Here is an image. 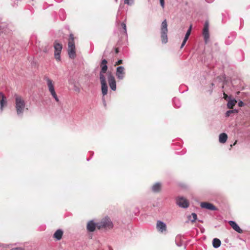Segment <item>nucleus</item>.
Segmentation results:
<instances>
[{"instance_id": "nucleus-11", "label": "nucleus", "mask_w": 250, "mask_h": 250, "mask_svg": "<svg viewBox=\"0 0 250 250\" xmlns=\"http://www.w3.org/2000/svg\"><path fill=\"white\" fill-rule=\"evenodd\" d=\"M176 204L183 208H187L189 206V203L187 200L182 197H179L176 199Z\"/></svg>"}, {"instance_id": "nucleus-29", "label": "nucleus", "mask_w": 250, "mask_h": 250, "mask_svg": "<svg viewBox=\"0 0 250 250\" xmlns=\"http://www.w3.org/2000/svg\"><path fill=\"white\" fill-rule=\"evenodd\" d=\"M73 89H74V91H76L77 92H80V91H81L80 87L79 86L77 85H74Z\"/></svg>"}, {"instance_id": "nucleus-17", "label": "nucleus", "mask_w": 250, "mask_h": 250, "mask_svg": "<svg viewBox=\"0 0 250 250\" xmlns=\"http://www.w3.org/2000/svg\"><path fill=\"white\" fill-rule=\"evenodd\" d=\"M0 98H1V99L0 100V112H1L3 110V107L4 105H6L7 102L6 101L5 97L1 92H0Z\"/></svg>"}, {"instance_id": "nucleus-3", "label": "nucleus", "mask_w": 250, "mask_h": 250, "mask_svg": "<svg viewBox=\"0 0 250 250\" xmlns=\"http://www.w3.org/2000/svg\"><path fill=\"white\" fill-rule=\"evenodd\" d=\"M113 227V224L110 219L106 217L101 220V221L97 223V229H111Z\"/></svg>"}, {"instance_id": "nucleus-9", "label": "nucleus", "mask_w": 250, "mask_h": 250, "mask_svg": "<svg viewBox=\"0 0 250 250\" xmlns=\"http://www.w3.org/2000/svg\"><path fill=\"white\" fill-rule=\"evenodd\" d=\"M203 35L204 36V41L207 43L209 38V24L208 21L205 22L204 26Z\"/></svg>"}, {"instance_id": "nucleus-14", "label": "nucleus", "mask_w": 250, "mask_h": 250, "mask_svg": "<svg viewBox=\"0 0 250 250\" xmlns=\"http://www.w3.org/2000/svg\"><path fill=\"white\" fill-rule=\"evenodd\" d=\"M97 228V223H95L93 220L89 221L86 226V229L88 231L93 232Z\"/></svg>"}, {"instance_id": "nucleus-44", "label": "nucleus", "mask_w": 250, "mask_h": 250, "mask_svg": "<svg viewBox=\"0 0 250 250\" xmlns=\"http://www.w3.org/2000/svg\"><path fill=\"white\" fill-rule=\"evenodd\" d=\"M87 161H89V159H87Z\"/></svg>"}, {"instance_id": "nucleus-23", "label": "nucleus", "mask_w": 250, "mask_h": 250, "mask_svg": "<svg viewBox=\"0 0 250 250\" xmlns=\"http://www.w3.org/2000/svg\"><path fill=\"white\" fill-rule=\"evenodd\" d=\"M173 104L175 106V107H176L177 108H179L181 106V104L180 101L179 100V99L176 98H174L173 99Z\"/></svg>"}, {"instance_id": "nucleus-28", "label": "nucleus", "mask_w": 250, "mask_h": 250, "mask_svg": "<svg viewBox=\"0 0 250 250\" xmlns=\"http://www.w3.org/2000/svg\"><path fill=\"white\" fill-rule=\"evenodd\" d=\"M191 215H192V216L193 217V219L192 220H191V222H194L197 219V214L195 213H192L191 214Z\"/></svg>"}, {"instance_id": "nucleus-8", "label": "nucleus", "mask_w": 250, "mask_h": 250, "mask_svg": "<svg viewBox=\"0 0 250 250\" xmlns=\"http://www.w3.org/2000/svg\"><path fill=\"white\" fill-rule=\"evenodd\" d=\"M107 80L110 88L113 91H115L116 90V82L114 76L111 73L107 75Z\"/></svg>"}, {"instance_id": "nucleus-15", "label": "nucleus", "mask_w": 250, "mask_h": 250, "mask_svg": "<svg viewBox=\"0 0 250 250\" xmlns=\"http://www.w3.org/2000/svg\"><path fill=\"white\" fill-rule=\"evenodd\" d=\"M229 225L235 230L236 232L242 233H243V230L239 227L238 224L234 221H229Z\"/></svg>"}, {"instance_id": "nucleus-16", "label": "nucleus", "mask_w": 250, "mask_h": 250, "mask_svg": "<svg viewBox=\"0 0 250 250\" xmlns=\"http://www.w3.org/2000/svg\"><path fill=\"white\" fill-rule=\"evenodd\" d=\"M157 229L159 231L163 232L166 230V224L161 221H158L157 222Z\"/></svg>"}, {"instance_id": "nucleus-7", "label": "nucleus", "mask_w": 250, "mask_h": 250, "mask_svg": "<svg viewBox=\"0 0 250 250\" xmlns=\"http://www.w3.org/2000/svg\"><path fill=\"white\" fill-rule=\"evenodd\" d=\"M54 47L55 49L54 51V57L56 60L60 61L61 60V56L60 54L62 48V45L61 44L57 43L55 42Z\"/></svg>"}, {"instance_id": "nucleus-10", "label": "nucleus", "mask_w": 250, "mask_h": 250, "mask_svg": "<svg viewBox=\"0 0 250 250\" xmlns=\"http://www.w3.org/2000/svg\"><path fill=\"white\" fill-rule=\"evenodd\" d=\"M125 69L124 66H120L117 67L116 76L119 80L124 79L125 76Z\"/></svg>"}, {"instance_id": "nucleus-26", "label": "nucleus", "mask_w": 250, "mask_h": 250, "mask_svg": "<svg viewBox=\"0 0 250 250\" xmlns=\"http://www.w3.org/2000/svg\"><path fill=\"white\" fill-rule=\"evenodd\" d=\"M121 26L122 27V28H123L124 30V33L125 35H127V31H126V24L124 22H123L122 23H121Z\"/></svg>"}, {"instance_id": "nucleus-21", "label": "nucleus", "mask_w": 250, "mask_h": 250, "mask_svg": "<svg viewBox=\"0 0 250 250\" xmlns=\"http://www.w3.org/2000/svg\"><path fill=\"white\" fill-rule=\"evenodd\" d=\"M237 103V101L235 99H231L230 97H229V101L227 104V106L229 108H232Z\"/></svg>"}, {"instance_id": "nucleus-27", "label": "nucleus", "mask_w": 250, "mask_h": 250, "mask_svg": "<svg viewBox=\"0 0 250 250\" xmlns=\"http://www.w3.org/2000/svg\"><path fill=\"white\" fill-rule=\"evenodd\" d=\"M133 0H124V2L129 5H131L133 3Z\"/></svg>"}, {"instance_id": "nucleus-1", "label": "nucleus", "mask_w": 250, "mask_h": 250, "mask_svg": "<svg viewBox=\"0 0 250 250\" xmlns=\"http://www.w3.org/2000/svg\"><path fill=\"white\" fill-rule=\"evenodd\" d=\"M15 100V107L17 115L18 117L21 118L25 109L26 103L23 98L17 94L14 95Z\"/></svg>"}, {"instance_id": "nucleus-6", "label": "nucleus", "mask_w": 250, "mask_h": 250, "mask_svg": "<svg viewBox=\"0 0 250 250\" xmlns=\"http://www.w3.org/2000/svg\"><path fill=\"white\" fill-rule=\"evenodd\" d=\"M107 61L105 59H102L100 63L101 70L99 74V78H105L104 74L106 72L108 66H107Z\"/></svg>"}, {"instance_id": "nucleus-38", "label": "nucleus", "mask_w": 250, "mask_h": 250, "mask_svg": "<svg viewBox=\"0 0 250 250\" xmlns=\"http://www.w3.org/2000/svg\"><path fill=\"white\" fill-rule=\"evenodd\" d=\"M232 113H238V110L237 109H232Z\"/></svg>"}, {"instance_id": "nucleus-22", "label": "nucleus", "mask_w": 250, "mask_h": 250, "mask_svg": "<svg viewBox=\"0 0 250 250\" xmlns=\"http://www.w3.org/2000/svg\"><path fill=\"white\" fill-rule=\"evenodd\" d=\"M221 241L218 238H214L212 241L213 247L214 248H218L221 245Z\"/></svg>"}, {"instance_id": "nucleus-20", "label": "nucleus", "mask_w": 250, "mask_h": 250, "mask_svg": "<svg viewBox=\"0 0 250 250\" xmlns=\"http://www.w3.org/2000/svg\"><path fill=\"white\" fill-rule=\"evenodd\" d=\"M161 188V184L160 183H156L151 188V189L154 192H159Z\"/></svg>"}, {"instance_id": "nucleus-25", "label": "nucleus", "mask_w": 250, "mask_h": 250, "mask_svg": "<svg viewBox=\"0 0 250 250\" xmlns=\"http://www.w3.org/2000/svg\"><path fill=\"white\" fill-rule=\"evenodd\" d=\"M191 28H192V25H190L189 28L188 29V31H187V33H186L184 38H185L186 39V38L188 39V37L191 33Z\"/></svg>"}, {"instance_id": "nucleus-42", "label": "nucleus", "mask_w": 250, "mask_h": 250, "mask_svg": "<svg viewBox=\"0 0 250 250\" xmlns=\"http://www.w3.org/2000/svg\"><path fill=\"white\" fill-rule=\"evenodd\" d=\"M177 245L179 247H180V246H181V245H181V244H177Z\"/></svg>"}, {"instance_id": "nucleus-19", "label": "nucleus", "mask_w": 250, "mask_h": 250, "mask_svg": "<svg viewBox=\"0 0 250 250\" xmlns=\"http://www.w3.org/2000/svg\"><path fill=\"white\" fill-rule=\"evenodd\" d=\"M228 139V135L225 133H222L219 135V141L220 143L224 144L226 142Z\"/></svg>"}, {"instance_id": "nucleus-24", "label": "nucleus", "mask_w": 250, "mask_h": 250, "mask_svg": "<svg viewBox=\"0 0 250 250\" xmlns=\"http://www.w3.org/2000/svg\"><path fill=\"white\" fill-rule=\"evenodd\" d=\"M234 37L233 36H229L228 38L226 40L225 42L227 45L230 44L234 40Z\"/></svg>"}, {"instance_id": "nucleus-35", "label": "nucleus", "mask_w": 250, "mask_h": 250, "mask_svg": "<svg viewBox=\"0 0 250 250\" xmlns=\"http://www.w3.org/2000/svg\"><path fill=\"white\" fill-rule=\"evenodd\" d=\"M123 63V60H118L115 63V65H119Z\"/></svg>"}, {"instance_id": "nucleus-39", "label": "nucleus", "mask_w": 250, "mask_h": 250, "mask_svg": "<svg viewBox=\"0 0 250 250\" xmlns=\"http://www.w3.org/2000/svg\"><path fill=\"white\" fill-rule=\"evenodd\" d=\"M214 0H206V1L208 3H211Z\"/></svg>"}, {"instance_id": "nucleus-40", "label": "nucleus", "mask_w": 250, "mask_h": 250, "mask_svg": "<svg viewBox=\"0 0 250 250\" xmlns=\"http://www.w3.org/2000/svg\"><path fill=\"white\" fill-rule=\"evenodd\" d=\"M115 50V53L118 54L119 51V49L118 48H116Z\"/></svg>"}, {"instance_id": "nucleus-41", "label": "nucleus", "mask_w": 250, "mask_h": 250, "mask_svg": "<svg viewBox=\"0 0 250 250\" xmlns=\"http://www.w3.org/2000/svg\"><path fill=\"white\" fill-rule=\"evenodd\" d=\"M179 238H180V236H177L176 238V241H177Z\"/></svg>"}, {"instance_id": "nucleus-33", "label": "nucleus", "mask_w": 250, "mask_h": 250, "mask_svg": "<svg viewBox=\"0 0 250 250\" xmlns=\"http://www.w3.org/2000/svg\"><path fill=\"white\" fill-rule=\"evenodd\" d=\"M238 106H240V107H242L244 105V103L243 101H240L238 102Z\"/></svg>"}, {"instance_id": "nucleus-18", "label": "nucleus", "mask_w": 250, "mask_h": 250, "mask_svg": "<svg viewBox=\"0 0 250 250\" xmlns=\"http://www.w3.org/2000/svg\"><path fill=\"white\" fill-rule=\"evenodd\" d=\"M62 237V230L61 229H58L54 234L53 237L57 240H60Z\"/></svg>"}, {"instance_id": "nucleus-43", "label": "nucleus", "mask_w": 250, "mask_h": 250, "mask_svg": "<svg viewBox=\"0 0 250 250\" xmlns=\"http://www.w3.org/2000/svg\"><path fill=\"white\" fill-rule=\"evenodd\" d=\"M236 142H237V141H236L235 142V143L233 144V146L235 145V144L236 143Z\"/></svg>"}, {"instance_id": "nucleus-37", "label": "nucleus", "mask_w": 250, "mask_h": 250, "mask_svg": "<svg viewBox=\"0 0 250 250\" xmlns=\"http://www.w3.org/2000/svg\"><path fill=\"white\" fill-rule=\"evenodd\" d=\"M229 97L227 94L224 93V98L226 100H227L229 99Z\"/></svg>"}, {"instance_id": "nucleus-4", "label": "nucleus", "mask_w": 250, "mask_h": 250, "mask_svg": "<svg viewBox=\"0 0 250 250\" xmlns=\"http://www.w3.org/2000/svg\"><path fill=\"white\" fill-rule=\"evenodd\" d=\"M167 20H164L161 26V37L163 43H166L167 42Z\"/></svg>"}, {"instance_id": "nucleus-13", "label": "nucleus", "mask_w": 250, "mask_h": 250, "mask_svg": "<svg viewBox=\"0 0 250 250\" xmlns=\"http://www.w3.org/2000/svg\"><path fill=\"white\" fill-rule=\"evenodd\" d=\"M200 206L202 208H206L209 210H217V208L212 204L208 202H201Z\"/></svg>"}, {"instance_id": "nucleus-34", "label": "nucleus", "mask_w": 250, "mask_h": 250, "mask_svg": "<svg viewBox=\"0 0 250 250\" xmlns=\"http://www.w3.org/2000/svg\"><path fill=\"white\" fill-rule=\"evenodd\" d=\"M160 4H161V6L163 8H164V7H165V0H160Z\"/></svg>"}, {"instance_id": "nucleus-2", "label": "nucleus", "mask_w": 250, "mask_h": 250, "mask_svg": "<svg viewBox=\"0 0 250 250\" xmlns=\"http://www.w3.org/2000/svg\"><path fill=\"white\" fill-rule=\"evenodd\" d=\"M68 54L70 59H74L76 56L74 37L72 33L69 35L68 43Z\"/></svg>"}, {"instance_id": "nucleus-30", "label": "nucleus", "mask_w": 250, "mask_h": 250, "mask_svg": "<svg viewBox=\"0 0 250 250\" xmlns=\"http://www.w3.org/2000/svg\"><path fill=\"white\" fill-rule=\"evenodd\" d=\"M188 40V39H187V38L186 39L185 38H184V40L183 41V42H182V43L181 44V45L180 46V48L181 49H182L184 46V45L186 43L187 41Z\"/></svg>"}, {"instance_id": "nucleus-5", "label": "nucleus", "mask_w": 250, "mask_h": 250, "mask_svg": "<svg viewBox=\"0 0 250 250\" xmlns=\"http://www.w3.org/2000/svg\"><path fill=\"white\" fill-rule=\"evenodd\" d=\"M44 80L46 82L48 90L50 92V94L57 102H59V100L55 91L54 85L52 81L47 76H45L44 77Z\"/></svg>"}, {"instance_id": "nucleus-31", "label": "nucleus", "mask_w": 250, "mask_h": 250, "mask_svg": "<svg viewBox=\"0 0 250 250\" xmlns=\"http://www.w3.org/2000/svg\"><path fill=\"white\" fill-rule=\"evenodd\" d=\"M231 114H232V111L229 110L226 112L225 116L226 117H228L230 116Z\"/></svg>"}, {"instance_id": "nucleus-45", "label": "nucleus", "mask_w": 250, "mask_h": 250, "mask_svg": "<svg viewBox=\"0 0 250 250\" xmlns=\"http://www.w3.org/2000/svg\"><path fill=\"white\" fill-rule=\"evenodd\" d=\"M115 0V1H116V2L117 1V0Z\"/></svg>"}, {"instance_id": "nucleus-12", "label": "nucleus", "mask_w": 250, "mask_h": 250, "mask_svg": "<svg viewBox=\"0 0 250 250\" xmlns=\"http://www.w3.org/2000/svg\"><path fill=\"white\" fill-rule=\"evenodd\" d=\"M101 84V89H102V93L103 96L106 95L107 93L108 86L106 83L105 78H99Z\"/></svg>"}, {"instance_id": "nucleus-36", "label": "nucleus", "mask_w": 250, "mask_h": 250, "mask_svg": "<svg viewBox=\"0 0 250 250\" xmlns=\"http://www.w3.org/2000/svg\"><path fill=\"white\" fill-rule=\"evenodd\" d=\"M11 250H24L21 248L16 247V248H14L12 249Z\"/></svg>"}, {"instance_id": "nucleus-32", "label": "nucleus", "mask_w": 250, "mask_h": 250, "mask_svg": "<svg viewBox=\"0 0 250 250\" xmlns=\"http://www.w3.org/2000/svg\"><path fill=\"white\" fill-rule=\"evenodd\" d=\"M123 7H124V6H123V5H122L121 4L120 5V6H119V9H118V12H117V16H118V15H119L120 14V10H121L122 8H123Z\"/></svg>"}]
</instances>
